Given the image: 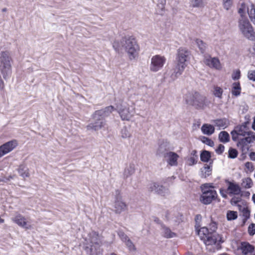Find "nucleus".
<instances>
[{
    "label": "nucleus",
    "mask_w": 255,
    "mask_h": 255,
    "mask_svg": "<svg viewBox=\"0 0 255 255\" xmlns=\"http://www.w3.org/2000/svg\"><path fill=\"white\" fill-rule=\"evenodd\" d=\"M200 239L206 246V249L210 252H215L221 248V244L225 241L222 235L217 233L209 232L206 227L198 229L195 227Z\"/></svg>",
    "instance_id": "1"
},
{
    "label": "nucleus",
    "mask_w": 255,
    "mask_h": 255,
    "mask_svg": "<svg viewBox=\"0 0 255 255\" xmlns=\"http://www.w3.org/2000/svg\"><path fill=\"white\" fill-rule=\"evenodd\" d=\"M246 5L245 4H241L239 8L238 12L241 16L239 20L238 27L240 31L247 39L251 40H255V32L253 27L249 21L245 17L246 13Z\"/></svg>",
    "instance_id": "2"
},
{
    "label": "nucleus",
    "mask_w": 255,
    "mask_h": 255,
    "mask_svg": "<svg viewBox=\"0 0 255 255\" xmlns=\"http://www.w3.org/2000/svg\"><path fill=\"white\" fill-rule=\"evenodd\" d=\"M101 237L96 232L92 231L85 239L84 250L88 255H102Z\"/></svg>",
    "instance_id": "3"
},
{
    "label": "nucleus",
    "mask_w": 255,
    "mask_h": 255,
    "mask_svg": "<svg viewBox=\"0 0 255 255\" xmlns=\"http://www.w3.org/2000/svg\"><path fill=\"white\" fill-rule=\"evenodd\" d=\"M191 53L188 49L180 47L177 50L176 57V66L174 69L175 78L180 76L187 66V62L190 58Z\"/></svg>",
    "instance_id": "4"
},
{
    "label": "nucleus",
    "mask_w": 255,
    "mask_h": 255,
    "mask_svg": "<svg viewBox=\"0 0 255 255\" xmlns=\"http://www.w3.org/2000/svg\"><path fill=\"white\" fill-rule=\"evenodd\" d=\"M186 101L189 105L200 109L209 107L211 104L207 98L196 92L191 94Z\"/></svg>",
    "instance_id": "5"
},
{
    "label": "nucleus",
    "mask_w": 255,
    "mask_h": 255,
    "mask_svg": "<svg viewBox=\"0 0 255 255\" xmlns=\"http://www.w3.org/2000/svg\"><path fill=\"white\" fill-rule=\"evenodd\" d=\"M12 58L8 52L0 53V70L3 77L6 79L11 73Z\"/></svg>",
    "instance_id": "6"
},
{
    "label": "nucleus",
    "mask_w": 255,
    "mask_h": 255,
    "mask_svg": "<svg viewBox=\"0 0 255 255\" xmlns=\"http://www.w3.org/2000/svg\"><path fill=\"white\" fill-rule=\"evenodd\" d=\"M117 105V110L122 121H129L133 117L135 114L134 110L128 104L122 102Z\"/></svg>",
    "instance_id": "7"
},
{
    "label": "nucleus",
    "mask_w": 255,
    "mask_h": 255,
    "mask_svg": "<svg viewBox=\"0 0 255 255\" xmlns=\"http://www.w3.org/2000/svg\"><path fill=\"white\" fill-rule=\"evenodd\" d=\"M125 49L130 60H136L138 56L139 46L133 39H127L125 41Z\"/></svg>",
    "instance_id": "8"
},
{
    "label": "nucleus",
    "mask_w": 255,
    "mask_h": 255,
    "mask_svg": "<svg viewBox=\"0 0 255 255\" xmlns=\"http://www.w3.org/2000/svg\"><path fill=\"white\" fill-rule=\"evenodd\" d=\"M213 186L210 184H205L202 186V194L200 197V201L204 204H209L217 196L215 190L211 189Z\"/></svg>",
    "instance_id": "9"
},
{
    "label": "nucleus",
    "mask_w": 255,
    "mask_h": 255,
    "mask_svg": "<svg viewBox=\"0 0 255 255\" xmlns=\"http://www.w3.org/2000/svg\"><path fill=\"white\" fill-rule=\"evenodd\" d=\"M165 57L161 55L153 56L150 59L149 69L151 72H157L162 69L165 64Z\"/></svg>",
    "instance_id": "10"
},
{
    "label": "nucleus",
    "mask_w": 255,
    "mask_h": 255,
    "mask_svg": "<svg viewBox=\"0 0 255 255\" xmlns=\"http://www.w3.org/2000/svg\"><path fill=\"white\" fill-rule=\"evenodd\" d=\"M11 221L18 226L26 230L33 228L32 225L23 216L20 214H16L11 218Z\"/></svg>",
    "instance_id": "11"
},
{
    "label": "nucleus",
    "mask_w": 255,
    "mask_h": 255,
    "mask_svg": "<svg viewBox=\"0 0 255 255\" xmlns=\"http://www.w3.org/2000/svg\"><path fill=\"white\" fill-rule=\"evenodd\" d=\"M204 63L208 67L217 70H221L223 65L217 57H212L210 56H205L203 60Z\"/></svg>",
    "instance_id": "12"
},
{
    "label": "nucleus",
    "mask_w": 255,
    "mask_h": 255,
    "mask_svg": "<svg viewBox=\"0 0 255 255\" xmlns=\"http://www.w3.org/2000/svg\"><path fill=\"white\" fill-rule=\"evenodd\" d=\"M18 145L16 140H12L0 146V157L12 151Z\"/></svg>",
    "instance_id": "13"
},
{
    "label": "nucleus",
    "mask_w": 255,
    "mask_h": 255,
    "mask_svg": "<svg viewBox=\"0 0 255 255\" xmlns=\"http://www.w3.org/2000/svg\"><path fill=\"white\" fill-rule=\"evenodd\" d=\"M179 156L173 151H168L164 155V158L168 165L176 166L178 165V160Z\"/></svg>",
    "instance_id": "14"
},
{
    "label": "nucleus",
    "mask_w": 255,
    "mask_h": 255,
    "mask_svg": "<svg viewBox=\"0 0 255 255\" xmlns=\"http://www.w3.org/2000/svg\"><path fill=\"white\" fill-rule=\"evenodd\" d=\"M165 218L170 226L176 227L182 221V216L179 214L168 213L165 215Z\"/></svg>",
    "instance_id": "15"
},
{
    "label": "nucleus",
    "mask_w": 255,
    "mask_h": 255,
    "mask_svg": "<svg viewBox=\"0 0 255 255\" xmlns=\"http://www.w3.org/2000/svg\"><path fill=\"white\" fill-rule=\"evenodd\" d=\"M248 132L249 131L246 130L245 127H238L234 131L231 132L232 139L234 141H237L238 140L240 141V139H242L240 138V136L244 137L246 136Z\"/></svg>",
    "instance_id": "16"
},
{
    "label": "nucleus",
    "mask_w": 255,
    "mask_h": 255,
    "mask_svg": "<svg viewBox=\"0 0 255 255\" xmlns=\"http://www.w3.org/2000/svg\"><path fill=\"white\" fill-rule=\"evenodd\" d=\"M103 117L102 116H98L97 119L95 118V114L93 116L94 122L90 123L88 126V128L89 129H92L95 130L101 129L102 128L104 127L105 125V121L103 119Z\"/></svg>",
    "instance_id": "17"
},
{
    "label": "nucleus",
    "mask_w": 255,
    "mask_h": 255,
    "mask_svg": "<svg viewBox=\"0 0 255 255\" xmlns=\"http://www.w3.org/2000/svg\"><path fill=\"white\" fill-rule=\"evenodd\" d=\"M255 140V133L253 131H249L246 136L244 138L240 139L238 143V146L244 147L247 145L248 144L254 142Z\"/></svg>",
    "instance_id": "18"
},
{
    "label": "nucleus",
    "mask_w": 255,
    "mask_h": 255,
    "mask_svg": "<svg viewBox=\"0 0 255 255\" xmlns=\"http://www.w3.org/2000/svg\"><path fill=\"white\" fill-rule=\"evenodd\" d=\"M227 192L230 195H239L241 191V188L238 184L235 182L227 181Z\"/></svg>",
    "instance_id": "19"
},
{
    "label": "nucleus",
    "mask_w": 255,
    "mask_h": 255,
    "mask_svg": "<svg viewBox=\"0 0 255 255\" xmlns=\"http://www.w3.org/2000/svg\"><path fill=\"white\" fill-rule=\"evenodd\" d=\"M114 208L116 212L120 213L127 209V205L121 196L117 197L114 201Z\"/></svg>",
    "instance_id": "20"
},
{
    "label": "nucleus",
    "mask_w": 255,
    "mask_h": 255,
    "mask_svg": "<svg viewBox=\"0 0 255 255\" xmlns=\"http://www.w3.org/2000/svg\"><path fill=\"white\" fill-rule=\"evenodd\" d=\"M246 5V11L248 12L249 16L252 21V22L255 25V5L252 2H249V3H243Z\"/></svg>",
    "instance_id": "21"
},
{
    "label": "nucleus",
    "mask_w": 255,
    "mask_h": 255,
    "mask_svg": "<svg viewBox=\"0 0 255 255\" xmlns=\"http://www.w3.org/2000/svg\"><path fill=\"white\" fill-rule=\"evenodd\" d=\"M115 110V108L113 106H109L106 107L103 110H101L98 111H96L95 113V118L97 119L98 116H102L103 117L108 116L110 113L113 112Z\"/></svg>",
    "instance_id": "22"
},
{
    "label": "nucleus",
    "mask_w": 255,
    "mask_h": 255,
    "mask_svg": "<svg viewBox=\"0 0 255 255\" xmlns=\"http://www.w3.org/2000/svg\"><path fill=\"white\" fill-rule=\"evenodd\" d=\"M148 188L151 191H154L159 194H162L165 188L158 183L152 182L148 184Z\"/></svg>",
    "instance_id": "23"
},
{
    "label": "nucleus",
    "mask_w": 255,
    "mask_h": 255,
    "mask_svg": "<svg viewBox=\"0 0 255 255\" xmlns=\"http://www.w3.org/2000/svg\"><path fill=\"white\" fill-rule=\"evenodd\" d=\"M238 206L239 211L242 213L244 217L243 220L245 223L250 216V211L246 204H243V205L239 204Z\"/></svg>",
    "instance_id": "24"
},
{
    "label": "nucleus",
    "mask_w": 255,
    "mask_h": 255,
    "mask_svg": "<svg viewBox=\"0 0 255 255\" xmlns=\"http://www.w3.org/2000/svg\"><path fill=\"white\" fill-rule=\"evenodd\" d=\"M201 131L203 134L210 135L215 131V128L213 125L208 124L203 125L201 127Z\"/></svg>",
    "instance_id": "25"
},
{
    "label": "nucleus",
    "mask_w": 255,
    "mask_h": 255,
    "mask_svg": "<svg viewBox=\"0 0 255 255\" xmlns=\"http://www.w3.org/2000/svg\"><path fill=\"white\" fill-rule=\"evenodd\" d=\"M215 126L218 127L220 129H224L229 125V122L226 119H218L214 122Z\"/></svg>",
    "instance_id": "26"
},
{
    "label": "nucleus",
    "mask_w": 255,
    "mask_h": 255,
    "mask_svg": "<svg viewBox=\"0 0 255 255\" xmlns=\"http://www.w3.org/2000/svg\"><path fill=\"white\" fill-rule=\"evenodd\" d=\"M212 168L210 166L206 165L200 169V176L202 177L206 178L211 174Z\"/></svg>",
    "instance_id": "27"
},
{
    "label": "nucleus",
    "mask_w": 255,
    "mask_h": 255,
    "mask_svg": "<svg viewBox=\"0 0 255 255\" xmlns=\"http://www.w3.org/2000/svg\"><path fill=\"white\" fill-rule=\"evenodd\" d=\"M241 186L243 188L250 189L253 186V181L250 177H245L242 180Z\"/></svg>",
    "instance_id": "28"
},
{
    "label": "nucleus",
    "mask_w": 255,
    "mask_h": 255,
    "mask_svg": "<svg viewBox=\"0 0 255 255\" xmlns=\"http://www.w3.org/2000/svg\"><path fill=\"white\" fill-rule=\"evenodd\" d=\"M196 152L193 151L191 155L186 159V163L189 166H192L195 164L197 161V156L195 154Z\"/></svg>",
    "instance_id": "29"
},
{
    "label": "nucleus",
    "mask_w": 255,
    "mask_h": 255,
    "mask_svg": "<svg viewBox=\"0 0 255 255\" xmlns=\"http://www.w3.org/2000/svg\"><path fill=\"white\" fill-rule=\"evenodd\" d=\"M162 235L166 238H173L176 237V234L172 232L170 229L166 227L162 228Z\"/></svg>",
    "instance_id": "30"
},
{
    "label": "nucleus",
    "mask_w": 255,
    "mask_h": 255,
    "mask_svg": "<svg viewBox=\"0 0 255 255\" xmlns=\"http://www.w3.org/2000/svg\"><path fill=\"white\" fill-rule=\"evenodd\" d=\"M18 172L19 174L23 178L28 177L29 175L27 167L24 165L19 166L18 169Z\"/></svg>",
    "instance_id": "31"
},
{
    "label": "nucleus",
    "mask_w": 255,
    "mask_h": 255,
    "mask_svg": "<svg viewBox=\"0 0 255 255\" xmlns=\"http://www.w3.org/2000/svg\"><path fill=\"white\" fill-rule=\"evenodd\" d=\"M254 249V247L248 243H243L242 244L241 250L243 253L245 255L252 252Z\"/></svg>",
    "instance_id": "32"
},
{
    "label": "nucleus",
    "mask_w": 255,
    "mask_h": 255,
    "mask_svg": "<svg viewBox=\"0 0 255 255\" xmlns=\"http://www.w3.org/2000/svg\"><path fill=\"white\" fill-rule=\"evenodd\" d=\"M241 92V88L239 82H235L233 84L232 93L233 95L239 96Z\"/></svg>",
    "instance_id": "33"
},
{
    "label": "nucleus",
    "mask_w": 255,
    "mask_h": 255,
    "mask_svg": "<svg viewBox=\"0 0 255 255\" xmlns=\"http://www.w3.org/2000/svg\"><path fill=\"white\" fill-rule=\"evenodd\" d=\"M219 140L223 143H226L230 140V136L229 133L225 131H222L219 134Z\"/></svg>",
    "instance_id": "34"
},
{
    "label": "nucleus",
    "mask_w": 255,
    "mask_h": 255,
    "mask_svg": "<svg viewBox=\"0 0 255 255\" xmlns=\"http://www.w3.org/2000/svg\"><path fill=\"white\" fill-rule=\"evenodd\" d=\"M127 39H123L122 41L119 40H115L113 43V46L115 50L119 51L121 48V46L125 47V41Z\"/></svg>",
    "instance_id": "35"
},
{
    "label": "nucleus",
    "mask_w": 255,
    "mask_h": 255,
    "mask_svg": "<svg viewBox=\"0 0 255 255\" xmlns=\"http://www.w3.org/2000/svg\"><path fill=\"white\" fill-rule=\"evenodd\" d=\"M223 93V90L222 88L218 86L214 87L213 94L216 97L222 99Z\"/></svg>",
    "instance_id": "36"
},
{
    "label": "nucleus",
    "mask_w": 255,
    "mask_h": 255,
    "mask_svg": "<svg viewBox=\"0 0 255 255\" xmlns=\"http://www.w3.org/2000/svg\"><path fill=\"white\" fill-rule=\"evenodd\" d=\"M238 217L237 212L234 211H228L227 213V219L228 221L235 220Z\"/></svg>",
    "instance_id": "37"
},
{
    "label": "nucleus",
    "mask_w": 255,
    "mask_h": 255,
    "mask_svg": "<svg viewBox=\"0 0 255 255\" xmlns=\"http://www.w3.org/2000/svg\"><path fill=\"white\" fill-rule=\"evenodd\" d=\"M210 157V153L206 150L203 151L200 155L201 160L203 162H208Z\"/></svg>",
    "instance_id": "38"
},
{
    "label": "nucleus",
    "mask_w": 255,
    "mask_h": 255,
    "mask_svg": "<svg viewBox=\"0 0 255 255\" xmlns=\"http://www.w3.org/2000/svg\"><path fill=\"white\" fill-rule=\"evenodd\" d=\"M203 5L202 0H190V5L192 7H200Z\"/></svg>",
    "instance_id": "39"
},
{
    "label": "nucleus",
    "mask_w": 255,
    "mask_h": 255,
    "mask_svg": "<svg viewBox=\"0 0 255 255\" xmlns=\"http://www.w3.org/2000/svg\"><path fill=\"white\" fill-rule=\"evenodd\" d=\"M119 236L121 240L126 243V245L129 247H131L132 246V243L128 239V237L124 233H120Z\"/></svg>",
    "instance_id": "40"
},
{
    "label": "nucleus",
    "mask_w": 255,
    "mask_h": 255,
    "mask_svg": "<svg viewBox=\"0 0 255 255\" xmlns=\"http://www.w3.org/2000/svg\"><path fill=\"white\" fill-rule=\"evenodd\" d=\"M222 3L224 8L227 10L230 9L233 5L232 0H222Z\"/></svg>",
    "instance_id": "41"
},
{
    "label": "nucleus",
    "mask_w": 255,
    "mask_h": 255,
    "mask_svg": "<svg viewBox=\"0 0 255 255\" xmlns=\"http://www.w3.org/2000/svg\"><path fill=\"white\" fill-rule=\"evenodd\" d=\"M134 172V168L132 166L129 165L124 170V175L126 177H128L130 175L132 174Z\"/></svg>",
    "instance_id": "42"
},
{
    "label": "nucleus",
    "mask_w": 255,
    "mask_h": 255,
    "mask_svg": "<svg viewBox=\"0 0 255 255\" xmlns=\"http://www.w3.org/2000/svg\"><path fill=\"white\" fill-rule=\"evenodd\" d=\"M196 44L202 52H203L206 49V44L201 40L197 39Z\"/></svg>",
    "instance_id": "43"
},
{
    "label": "nucleus",
    "mask_w": 255,
    "mask_h": 255,
    "mask_svg": "<svg viewBox=\"0 0 255 255\" xmlns=\"http://www.w3.org/2000/svg\"><path fill=\"white\" fill-rule=\"evenodd\" d=\"M121 136L123 138H127L130 136V133L126 128H124L121 130Z\"/></svg>",
    "instance_id": "44"
},
{
    "label": "nucleus",
    "mask_w": 255,
    "mask_h": 255,
    "mask_svg": "<svg viewBox=\"0 0 255 255\" xmlns=\"http://www.w3.org/2000/svg\"><path fill=\"white\" fill-rule=\"evenodd\" d=\"M201 140L202 142L211 147H212L214 145V143L213 141H212L211 139L205 137V136H202L201 138Z\"/></svg>",
    "instance_id": "45"
},
{
    "label": "nucleus",
    "mask_w": 255,
    "mask_h": 255,
    "mask_svg": "<svg viewBox=\"0 0 255 255\" xmlns=\"http://www.w3.org/2000/svg\"><path fill=\"white\" fill-rule=\"evenodd\" d=\"M238 155V151L236 149L230 148L229 150V157L231 158H235Z\"/></svg>",
    "instance_id": "46"
},
{
    "label": "nucleus",
    "mask_w": 255,
    "mask_h": 255,
    "mask_svg": "<svg viewBox=\"0 0 255 255\" xmlns=\"http://www.w3.org/2000/svg\"><path fill=\"white\" fill-rule=\"evenodd\" d=\"M241 77V72L238 69L234 71L232 75V78L233 80H238Z\"/></svg>",
    "instance_id": "47"
},
{
    "label": "nucleus",
    "mask_w": 255,
    "mask_h": 255,
    "mask_svg": "<svg viewBox=\"0 0 255 255\" xmlns=\"http://www.w3.org/2000/svg\"><path fill=\"white\" fill-rule=\"evenodd\" d=\"M248 78L249 80L255 81V70H250L248 72Z\"/></svg>",
    "instance_id": "48"
},
{
    "label": "nucleus",
    "mask_w": 255,
    "mask_h": 255,
    "mask_svg": "<svg viewBox=\"0 0 255 255\" xmlns=\"http://www.w3.org/2000/svg\"><path fill=\"white\" fill-rule=\"evenodd\" d=\"M245 165L248 171L252 172L254 170V167L252 162H247L245 163Z\"/></svg>",
    "instance_id": "49"
},
{
    "label": "nucleus",
    "mask_w": 255,
    "mask_h": 255,
    "mask_svg": "<svg viewBox=\"0 0 255 255\" xmlns=\"http://www.w3.org/2000/svg\"><path fill=\"white\" fill-rule=\"evenodd\" d=\"M248 232L250 235H254L255 234V224H251L248 228Z\"/></svg>",
    "instance_id": "50"
},
{
    "label": "nucleus",
    "mask_w": 255,
    "mask_h": 255,
    "mask_svg": "<svg viewBox=\"0 0 255 255\" xmlns=\"http://www.w3.org/2000/svg\"><path fill=\"white\" fill-rule=\"evenodd\" d=\"M224 149H225V147L222 144H220L218 148L216 149V152L218 153V154H221L223 152V151H224Z\"/></svg>",
    "instance_id": "51"
},
{
    "label": "nucleus",
    "mask_w": 255,
    "mask_h": 255,
    "mask_svg": "<svg viewBox=\"0 0 255 255\" xmlns=\"http://www.w3.org/2000/svg\"><path fill=\"white\" fill-rule=\"evenodd\" d=\"M220 193L223 197H224L225 198H227V194L228 193L227 190L226 191L224 189H220Z\"/></svg>",
    "instance_id": "52"
},
{
    "label": "nucleus",
    "mask_w": 255,
    "mask_h": 255,
    "mask_svg": "<svg viewBox=\"0 0 255 255\" xmlns=\"http://www.w3.org/2000/svg\"><path fill=\"white\" fill-rule=\"evenodd\" d=\"M250 157L251 160H255V152H252L250 153Z\"/></svg>",
    "instance_id": "53"
},
{
    "label": "nucleus",
    "mask_w": 255,
    "mask_h": 255,
    "mask_svg": "<svg viewBox=\"0 0 255 255\" xmlns=\"http://www.w3.org/2000/svg\"><path fill=\"white\" fill-rule=\"evenodd\" d=\"M252 128L254 130H255V117L254 118V121L252 124Z\"/></svg>",
    "instance_id": "54"
},
{
    "label": "nucleus",
    "mask_w": 255,
    "mask_h": 255,
    "mask_svg": "<svg viewBox=\"0 0 255 255\" xmlns=\"http://www.w3.org/2000/svg\"><path fill=\"white\" fill-rule=\"evenodd\" d=\"M165 146H166V143H163L161 144V145H160V147L161 148H162V147H165Z\"/></svg>",
    "instance_id": "55"
},
{
    "label": "nucleus",
    "mask_w": 255,
    "mask_h": 255,
    "mask_svg": "<svg viewBox=\"0 0 255 255\" xmlns=\"http://www.w3.org/2000/svg\"><path fill=\"white\" fill-rule=\"evenodd\" d=\"M252 200L254 202V203L255 204V194H253L252 196Z\"/></svg>",
    "instance_id": "56"
},
{
    "label": "nucleus",
    "mask_w": 255,
    "mask_h": 255,
    "mask_svg": "<svg viewBox=\"0 0 255 255\" xmlns=\"http://www.w3.org/2000/svg\"><path fill=\"white\" fill-rule=\"evenodd\" d=\"M110 255H117L115 253H112Z\"/></svg>",
    "instance_id": "57"
}]
</instances>
